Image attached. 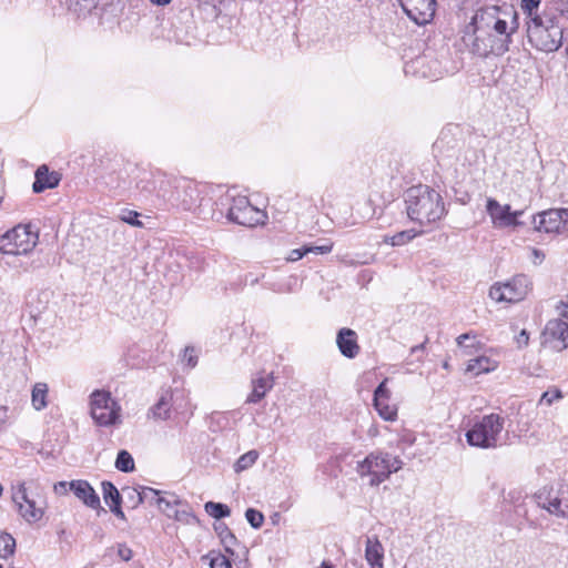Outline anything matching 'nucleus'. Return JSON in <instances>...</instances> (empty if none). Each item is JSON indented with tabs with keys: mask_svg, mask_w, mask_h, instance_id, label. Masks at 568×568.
<instances>
[{
	"mask_svg": "<svg viewBox=\"0 0 568 568\" xmlns=\"http://www.w3.org/2000/svg\"><path fill=\"white\" fill-rule=\"evenodd\" d=\"M407 215L419 224L433 223L440 220L445 206L440 194L427 185H415L405 193Z\"/></svg>",
	"mask_w": 568,
	"mask_h": 568,
	"instance_id": "f257e3e1",
	"label": "nucleus"
},
{
	"mask_svg": "<svg viewBox=\"0 0 568 568\" xmlns=\"http://www.w3.org/2000/svg\"><path fill=\"white\" fill-rule=\"evenodd\" d=\"M561 17H554L544 13V18H534L527 24V37L532 47L542 52H555L564 39V27L560 24Z\"/></svg>",
	"mask_w": 568,
	"mask_h": 568,
	"instance_id": "f03ea898",
	"label": "nucleus"
},
{
	"mask_svg": "<svg viewBox=\"0 0 568 568\" xmlns=\"http://www.w3.org/2000/svg\"><path fill=\"white\" fill-rule=\"evenodd\" d=\"M513 19H518L511 7L488 6L478 9L466 26L463 37H484L494 30H506Z\"/></svg>",
	"mask_w": 568,
	"mask_h": 568,
	"instance_id": "7ed1b4c3",
	"label": "nucleus"
},
{
	"mask_svg": "<svg viewBox=\"0 0 568 568\" xmlns=\"http://www.w3.org/2000/svg\"><path fill=\"white\" fill-rule=\"evenodd\" d=\"M403 460L388 453L376 450L357 463L356 473L363 478L368 476L371 486H378L393 474L402 469Z\"/></svg>",
	"mask_w": 568,
	"mask_h": 568,
	"instance_id": "20e7f679",
	"label": "nucleus"
},
{
	"mask_svg": "<svg viewBox=\"0 0 568 568\" xmlns=\"http://www.w3.org/2000/svg\"><path fill=\"white\" fill-rule=\"evenodd\" d=\"M518 19H513L506 30H494L484 37H463L464 43L479 57L488 54L501 55L509 50L511 36L517 31Z\"/></svg>",
	"mask_w": 568,
	"mask_h": 568,
	"instance_id": "39448f33",
	"label": "nucleus"
},
{
	"mask_svg": "<svg viewBox=\"0 0 568 568\" xmlns=\"http://www.w3.org/2000/svg\"><path fill=\"white\" fill-rule=\"evenodd\" d=\"M32 486L36 490L39 488L34 480L19 481L12 486V501L17 506L19 515L28 524L40 521L45 513V501L40 499L39 494L30 490Z\"/></svg>",
	"mask_w": 568,
	"mask_h": 568,
	"instance_id": "423d86ee",
	"label": "nucleus"
},
{
	"mask_svg": "<svg viewBox=\"0 0 568 568\" xmlns=\"http://www.w3.org/2000/svg\"><path fill=\"white\" fill-rule=\"evenodd\" d=\"M505 419L498 414L485 415L466 433L467 443L479 448H496L500 445Z\"/></svg>",
	"mask_w": 568,
	"mask_h": 568,
	"instance_id": "0eeeda50",
	"label": "nucleus"
},
{
	"mask_svg": "<svg viewBox=\"0 0 568 568\" xmlns=\"http://www.w3.org/2000/svg\"><path fill=\"white\" fill-rule=\"evenodd\" d=\"M90 414L97 425L115 426L122 423L121 406L106 390H94L90 396Z\"/></svg>",
	"mask_w": 568,
	"mask_h": 568,
	"instance_id": "6e6552de",
	"label": "nucleus"
},
{
	"mask_svg": "<svg viewBox=\"0 0 568 568\" xmlns=\"http://www.w3.org/2000/svg\"><path fill=\"white\" fill-rule=\"evenodd\" d=\"M39 235L30 225H17L0 236V252L8 255L30 253L37 245Z\"/></svg>",
	"mask_w": 568,
	"mask_h": 568,
	"instance_id": "1a4fd4ad",
	"label": "nucleus"
},
{
	"mask_svg": "<svg viewBox=\"0 0 568 568\" xmlns=\"http://www.w3.org/2000/svg\"><path fill=\"white\" fill-rule=\"evenodd\" d=\"M531 288V281L525 274H518L505 283H495L489 290V297L495 302L517 303L526 297Z\"/></svg>",
	"mask_w": 568,
	"mask_h": 568,
	"instance_id": "9d476101",
	"label": "nucleus"
},
{
	"mask_svg": "<svg viewBox=\"0 0 568 568\" xmlns=\"http://www.w3.org/2000/svg\"><path fill=\"white\" fill-rule=\"evenodd\" d=\"M226 216L231 222L247 227L264 224L266 220V214L253 206L248 199L242 195L232 199Z\"/></svg>",
	"mask_w": 568,
	"mask_h": 568,
	"instance_id": "9b49d317",
	"label": "nucleus"
},
{
	"mask_svg": "<svg viewBox=\"0 0 568 568\" xmlns=\"http://www.w3.org/2000/svg\"><path fill=\"white\" fill-rule=\"evenodd\" d=\"M537 504L558 517H568V484L558 489L542 488L536 494Z\"/></svg>",
	"mask_w": 568,
	"mask_h": 568,
	"instance_id": "f8f14e48",
	"label": "nucleus"
},
{
	"mask_svg": "<svg viewBox=\"0 0 568 568\" xmlns=\"http://www.w3.org/2000/svg\"><path fill=\"white\" fill-rule=\"evenodd\" d=\"M535 230L545 233H561L568 231V210L550 209L538 213L532 221Z\"/></svg>",
	"mask_w": 568,
	"mask_h": 568,
	"instance_id": "ddd939ff",
	"label": "nucleus"
},
{
	"mask_svg": "<svg viewBox=\"0 0 568 568\" xmlns=\"http://www.w3.org/2000/svg\"><path fill=\"white\" fill-rule=\"evenodd\" d=\"M407 17L418 26L430 22L435 16L436 0H397Z\"/></svg>",
	"mask_w": 568,
	"mask_h": 568,
	"instance_id": "4468645a",
	"label": "nucleus"
},
{
	"mask_svg": "<svg viewBox=\"0 0 568 568\" xmlns=\"http://www.w3.org/2000/svg\"><path fill=\"white\" fill-rule=\"evenodd\" d=\"M387 378H385L374 390V407L378 415L385 420H395L397 417V407L390 404V390L387 387Z\"/></svg>",
	"mask_w": 568,
	"mask_h": 568,
	"instance_id": "2eb2a0df",
	"label": "nucleus"
},
{
	"mask_svg": "<svg viewBox=\"0 0 568 568\" xmlns=\"http://www.w3.org/2000/svg\"><path fill=\"white\" fill-rule=\"evenodd\" d=\"M200 191L192 182H184L176 186L173 194V204L182 211H192L197 206Z\"/></svg>",
	"mask_w": 568,
	"mask_h": 568,
	"instance_id": "dca6fc26",
	"label": "nucleus"
},
{
	"mask_svg": "<svg viewBox=\"0 0 568 568\" xmlns=\"http://www.w3.org/2000/svg\"><path fill=\"white\" fill-rule=\"evenodd\" d=\"M486 211L491 219V223L497 229L508 227L514 223V215H510V205H501L497 200L489 197L486 204Z\"/></svg>",
	"mask_w": 568,
	"mask_h": 568,
	"instance_id": "f3484780",
	"label": "nucleus"
},
{
	"mask_svg": "<svg viewBox=\"0 0 568 568\" xmlns=\"http://www.w3.org/2000/svg\"><path fill=\"white\" fill-rule=\"evenodd\" d=\"M71 491L85 506L92 509H102L100 497L89 481L82 479L71 480Z\"/></svg>",
	"mask_w": 568,
	"mask_h": 568,
	"instance_id": "a211bd4d",
	"label": "nucleus"
},
{
	"mask_svg": "<svg viewBox=\"0 0 568 568\" xmlns=\"http://www.w3.org/2000/svg\"><path fill=\"white\" fill-rule=\"evenodd\" d=\"M336 343L342 355L347 358H354L359 353L357 335L351 328L339 329Z\"/></svg>",
	"mask_w": 568,
	"mask_h": 568,
	"instance_id": "6ab92c4d",
	"label": "nucleus"
},
{
	"mask_svg": "<svg viewBox=\"0 0 568 568\" xmlns=\"http://www.w3.org/2000/svg\"><path fill=\"white\" fill-rule=\"evenodd\" d=\"M274 381L272 374L260 375L252 379V392L246 398L247 404H256L273 388Z\"/></svg>",
	"mask_w": 568,
	"mask_h": 568,
	"instance_id": "aec40b11",
	"label": "nucleus"
},
{
	"mask_svg": "<svg viewBox=\"0 0 568 568\" xmlns=\"http://www.w3.org/2000/svg\"><path fill=\"white\" fill-rule=\"evenodd\" d=\"M60 182L57 172H50L47 165H41L36 171V181L32 184L34 193H41L47 189L55 187Z\"/></svg>",
	"mask_w": 568,
	"mask_h": 568,
	"instance_id": "412c9836",
	"label": "nucleus"
},
{
	"mask_svg": "<svg viewBox=\"0 0 568 568\" xmlns=\"http://www.w3.org/2000/svg\"><path fill=\"white\" fill-rule=\"evenodd\" d=\"M365 559L371 568H384V547L376 536L366 539Z\"/></svg>",
	"mask_w": 568,
	"mask_h": 568,
	"instance_id": "4be33fe9",
	"label": "nucleus"
},
{
	"mask_svg": "<svg viewBox=\"0 0 568 568\" xmlns=\"http://www.w3.org/2000/svg\"><path fill=\"white\" fill-rule=\"evenodd\" d=\"M545 334L552 341L559 343L558 348L564 349L568 346V323L560 320H551L547 323Z\"/></svg>",
	"mask_w": 568,
	"mask_h": 568,
	"instance_id": "5701e85b",
	"label": "nucleus"
},
{
	"mask_svg": "<svg viewBox=\"0 0 568 568\" xmlns=\"http://www.w3.org/2000/svg\"><path fill=\"white\" fill-rule=\"evenodd\" d=\"M171 399L172 396L168 392L161 395L158 403L150 408L148 416L156 420H166L171 413Z\"/></svg>",
	"mask_w": 568,
	"mask_h": 568,
	"instance_id": "b1692460",
	"label": "nucleus"
},
{
	"mask_svg": "<svg viewBox=\"0 0 568 568\" xmlns=\"http://www.w3.org/2000/svg\"><path fill=\"white\" fill-rule=\"evenodd\" d=\"M497 368V362L487 356H478L468 362L466 372L474 375L489 373Z\"/></svg>",
	"mask_w": 568,
	"mask_h": 568,
	"instance_id": "393cba45",
	"label": "nucleus"
},
{
	"mask_svg": "<svg viewBox=\"0 0 568 568\" xmlns=\"http://www.w3.org/2000/svg\"><path fill=\"white\" fill-rule=\"evenodd\" d=\"M214 530L224 546L225 551L230 555H234L233 546L237 544V539L227 525L224 523H217L214 525Z\"/></svg>",
	"mask_w": 568,
	"mask_h": 568,
	"instance_id": "a878e982",
	"label": "nucleus"
},
{
	"mask_svg": "<svg viewBox=\"0 0 568 568\" xmlns=\"http://www.w3.org/2000/svg\"><path fill=\"white\" fill-rule=\"evenodd\" d=\"M417 235H419V232H416L415 230H405L396 233L393 236L385 235L383 242L392 246H402L410 242Z\"/></svg>",
	"mask_w": 568,
	"mask_h": 568,
	"instance_id": "bb28decb",
	"label": "nucleus"
},
{
	"mask_svg": "<svg viewBox=\"0 0 568 568\" xmlns=\"http://www.w3.org/2000/svg\"><path fill=\"white\" fill-rule=\"evenodd\" d=\"M101 486L103 499L109 507L121 504L122 495L111 481H102Z\"/></svg>",
	"mask_w": 568,
	"mask_h": 568,
	"instance_id": "cd10ccee",
	"label": "nucleus"
},
{
	"mask_svg": "<svg viewBox=\"0 0 568 568\" xmlns=\"http://www.w3.org/2000/svg\"><path fill=\"white\" fill-rule=\"evenodd\" d=\"M457 345L464 349L465 355H471L478 347L479 341L477 336L471 333H465L457 337Z\"/></svg>",
	"mask_w": 568,
	"mask_h": 568,
	"instance_id": "c85d7f7f",
	"label": "nucleus"
},
{
	"mask_svg": "<svg viewBox=\"0 0 568 568\" xmlns=\"http://www.w3.org/2000/svg\"><path fill=\"white\" fill-rule=\"evenodd\" d=\"M48 386L44 383H38L32 389V405L37 410H41L47 406Z\"/></svg>",
	"mask_w": 568,
	"mask_h": 568,
	"instance_id": "c756f323",
	"label": "nucleus"
},
{
	"mask_svg": "<svg viewBox=\"0 0 568 568\" xmlns=\"http://www.w3.org/2000/svg\"><path fill=\"white\" fill-rule=\"evenodd\" d=\"M122 496H124L126 503L131 508H136L143 503V494H141L140 487H123Z\"/></svg>",
	"mask_w": 568,
	"mask_h": 568,
	"instance_id": "7c9ffc66",
	"label": "nucleus"
},
{
	"mask_svg": "<svg viewBox=\"0 0 568 568\" xmlns=\"http://www.w3.org/2000/svg\"><path fill=\"white\" fill-rule=\"evenodd\" d=\"M204 509L211 517L215 519L229 517L231 514L229 506L221 503L207 501L204 505Z\"/></svg>",
	"mask_w": 568,
	"mask_h": 568,
	"instance_id": "2f4dec72",
	"label": "nucleus"
},
{
	"mask_svg": "<svg viewBox=\"0 0 568 568\" xmlns=\"http://www.w3.org/2000/svg\"><path fill=\"white\" fill-rule=\"evenodd\" d=\"M258 458V453L256 450H250L243 454L234 464L235 473H241L243 470L252 467Z\"/></svg>",
	"mask_w": 568,
	"mask_h": 568,
	"instance_id": "473e14b6",
	"label": "nucleus"
},
{
	"mask_svg": "<svg viewBox=\"0 0 568 568\" xmlns=\"http://www.w3.org/2000/svg\"><path fill=\"white\" fill-rule=\"evenodd\" d=\"M16 549V540L8 532L0 534V558H8L13 555Z\"/></svg>",
	"mask_w": 568,
	"mask_h": 568,
	"instance_id": "72a5a7b5",
	"label": "nucleus"
},
{
	"mask_svg": "<svg viewBox=\"0 0 568 568\" xmlns=\"http://www.w3.org/2000/svg\"><path fill=\"white\" fill-rule=\"evenodd\" d=\"M115 467L123 473L132 471L134 469V460L131 454L126 450H120L116 456Z\"/></svg>",
	"mask_w": 568,
	"mask_h": 568,
	"instance_id": "f704fd0d",
	"label": "nucleus"
},
{
	"mask_svg": "<svg viewBox=\"0 0 568 568\" xmlns=\"http://www.w3.org/2000/svg\"><path fill=\"white\" fill-rule=\"evenodd\" d=\"M541 0H521L520 6L526 14L527 22H531L534 18H544V14H538V8Z\"/></svg>",
	"mask_w": 568,
	"mask_h": 568,
	"instance_id": "c9c22d12",
	"label": "nucleus"
},
{
	"mask_svg": "<svg viewBox=\"0 0 568 568\" xmlns=\"http://www.w3.org/2000/svg\"><path fill=\"white\" fill-rule=\"evenodd\" d=\"M210 558V567L211 568H232V564L227 557L224 555L214 551L204 556L203 559Z\"/></svg>",
	"mask_w": 568,
	"mask_h": 568,
	"instance_id": "e433bc0d",
	"label": "nucleus"
},
{
	"mask_svg": "<svg viewBox=\"0 0 568 568\" xmlns=\"http://www.w3.org/2000/svg\"><path fill=\"white\" fill-rule=\"evenodd\" d=\"M180 504V500L173 496L172 499H168L165 497H161L156 499V506L159 509L165 514L169 518L172 517L173 510H175V506Z\"/></svg>",
	"mask_w": 568,
	"mask_h": 568,
	"instance_id": "4c0bfd02",
	"label": "nucleus"
},
{
	"mask_svg": "<svg viewBox=\"0 0 568 568\" xmlns=\"http://www.w3.org/2000/svg\"><path fill=\"white\" fill-rule=\"evenodd\" d=\"M140 213L133 210H122L119 219L134 227H143V223L139 220Z\"/></svg>",
	"mask_w": 568,
	"mask_h": 568,
	"instance_id": "58836bf2",
	"label": "nucleus"
},
{
	"mask_svg": "<svg viewBox=\"0 0 568 568\" xmlns=\"http://www.w3.org/2000/svg\"><path fill=\"white\" fill-rule=\"evenodd\" d=\"M171 518H174L175 520L185 525H193L197 523L196 516L186 509L173 510Z\"/></svg>",
	"mask_w": 568,
	"mask_h": 568,
	"instance_id": "ea45409f",
	"label": "nucleus"
},
{
	"mask_svg": "<svg viewBox=\"0 0 568 568\" xmlns=\"http://www.w3.org/2000/svg\"><path fill=\"white\" fill-rule=\"evenodd\" d=\"M245 518L248 521V524L255 529L261 528L264 523V515L254 508L246 509Z\"/></svg>",
	"mask_w": 568,
	"mask_h": 568,
	"instance_id": "a19ab883",
	"label": "nucleus"
},
{
	"mask_svg": "<svg viewBox=\"0 0 568 568\" xmlns=\"http://www.w3.org/2000/svg\"><path fill=\"white\" fill-rule=\"evenodd\" d=\"M561 398H562V393L560 389L555 388L552 390H547V392L542 393L540 400H539V405L546 404V405L550 406L555 400H558Z\"/></svg>",
	"mask_w": 568,
	"mask_h": 568,
	"instance_id": "79ce46f5",
	"label": "nucleus"
},
{
	"mask_svg": "<svg viewBox=\"0 0 568 568\" xmlns=\"http://www.w3.org/2000/svg\"><path fill=\"white\" fill-rule=\"evenodd\" d=\"M160 490H156L151 487L141 486V494H143V503L148 501L150 504L156 505V499H160Z\"/></svg>",
	"mask_w": 568,
	"mask_h": 568,
	"instance_id": "37998d69",
	"label": "nucleus"
},
{
	"mask_svg": "<svg viewBox=\"0 0 568 568\" xmlns=\"http://www.w3.org/2000/svg\"><path fill=\"white\" fill-rule=\"evenodd\" d=\"M306 254L314 253V254H328L333 250V243L327 242L323 245H305Z\"/></svg>",
	"mask_w": 568,
	"mask_h": 568,
	"instance_id": "c03bdc74",
	"label": "nucleus"
},
{
	"mask_svg": "<svg viewBox=\"0 0 568 568\" xmlns=\"http://www.w3.org/2000/svg\"><path fill=\"white\" fill-rule=\"evenodd\" d=\"M183 362H185L190 368L195 367V365L197 364V356L195 355L194 348L185 347L183 354Z\"/></svg>",
	"mask_w": 568,
	"mask_h": 568,
	"instance_id": "a18cd8bd",
	"label": "nucleus"
},
{
	"mask_svg": "<svg viewBox=\"0 0 568 568\" xmlns=\"http://www.w3.org/2000/svg\"><path fill=\"white\" fill-rule=\"evenodd\" d=\"M67 2L70 7L79 6L80 9L91 10L97 6L98 0H67Z\"/></svg>",
	"mask_w": 568,
	"mask_h": 568,
	"instance_id": "49530a36",
	"label": "nucleus"
},
{
	"mask_svg": "<svg viewBox=\"0 0 568 568\" xmlns=\"http://www.w3.org/2000/svg\"><path fill=\"white\" fill-rule=\"evenodd\" d=\"M53 491L59 495L63 496L67 495L68 491H71V481H58L53 485Z\"/></svg>",
	"mask_w": 568,
	"mask_h": 568,
	"instance_id": "de8ad7c7",
	"label": "nucleus"
},
{
	"mask_svg": "<svg viewBox=\"0 0 568 568\" xmlns=\"http://www.w3.org/2000/svg\"><path fill=\"white\" fill-rule=\"evenodd\" d=\"M118 555L122 560L129 561L132 558L133 552L126 545L120 544L118 546Z\"/></svg>",
	"mask_w": 568,
	"mask_h": 568,
	"instance_id": "09e8293b",
	"label": "nucleus"
},
{
	"mask_svg": "<svg viewBox=\"0 0 568 568\" xmlns=\"http://www.w3.org/2000/svg\"><path fill=\"white\" fill-rule=\"evenodd\" d=\"M304 255H306L305 245L301 248L292 250L287 256V261L296 262V261L301 260Z\"/></svg>",
	"mask_w": 568,
	"mask_h": 568,
	"instance_id": "8fccbe9b",
	"label": "nucleus"
},
{
	"mask_svg": "<svg viewBox=\"0 0 568 568\" xmlns=\"http://www.w3.org/2000/svg\"><path fill=\"white\" fill-rule=\"evenodd\" d=\"M531 252H532V263L540 264L545 258V254L540 250H537V248H532Z\"/></svg>",
	"mask_w": 568,
	"mask_h": 568,
	"instance_id": "3c124183",
	"label": "nucleus"
},
{
	"mask_svg": "<svg viewBox=\"0 0 568 568\" xmlns=\"http://www.w3.org/2000/svg\"><path fill=\"white\" fill-rule=\"evenodd\" d=\"M110 510L120 519L125 520V515L121 509V504L116 506H110Z\"/></svg>",
	"mask_w": 568,
	"mask_h": 568,
	"instance_id": "603ef678",
	"label": "nucleus"
},
{
	"mask_svg": "<svg viewBox=\"0 0 568 568\" xmlns=\"http://www.w3.org/2000/svg\"><path fill=\"white\" fill-rule=\"evenodd\" d=\"M523 214L521 211H510V215H514V223L510 225V226H518L520 225L521 223L518 221V217Z\"/></svg>",
	"mask_w": 568,
	"mask_h": 568,
	"instance_id": "864d4df0",
	"label": "nucleus"
},
{
	"mask_svg": "<svg viewBox=\"0 0 568 568\" xmlns=\"http://www.w3.org/2000/svg\"><path fill=\"white\" fill-rule=\"evenodd\" d=\"M8 418L7 407L0 405V425H2Z\"/></svg>",
	"mask_w": 568,
	"mask_h": 568,
	"instance_id": "5fc2aeb1",
	"label": "nucleus"
},
{
	"mask_svg": "<svg viewBox=\"0 0 568 568\" xmlns=\"http://www.w3.org/2000/svg\"><path fill=\"white\" fill-rule=\"evenodd\" d=\"M518 342L519 343H524L525 345L528 343V334L526 333L525 329H523L519 334V337H518Z\"/></svg>",
	"mask_w": 568,
	"mask_h": 568,
	"instance_id": "6e6d98bb",
	"label": "nucleus"
},
{
	"mask_svg": "<svg viewBox=\"0 0 568 568\" xmlns=\"http://www.w3.org/2000/svg\"><path fill=\"white\" fill-rule=\"evenodd\" d=\"M150 1L158 6H165V4H169L172 0H150Z\"/></svg>",
	"mask_w": 568,
	"mask_h": 568,
	"instance_id": "4d7b16f0",
	"label": "nucleus"
},
{
	"mask_svg": "<svg viewBox=\"0 0 568 568\" xmlns=\"http://www.w3.org/2000/svg\"><path fill=\"white\" fill-rule=\"evenodd\" d=\"M424 347H425V343H422L419 345H416V346L412 347L410 352L414 354L416 352L423 351Z\"/></svg>",
	"mask_w": 568,
	"mask_h": 568,
	"instance_id": "13d9d810",
	"label": "nucleus"
},
{
	"mask_svg": "<svg viewBox=\"0 0 568 568\" xmlns=\"http://www.w3.org/2000/svg\"><path fill=\"white\" fill-rule=\"evenodd\" d=\"M424 60L425 58H417L415 61H414V64L416 65H422L424 63Z\"/></svg>",
	"mask_w": 568,
	"mask_h": 568,
	"instance_id": "bf43d9fd",
	"label": "nucleus"
},
{
	"mask_svg": "<svg viewBox=\"0 0 568 568\" xmlns=\"http://www.w3.org/2000/svg\"><path fill=\"white\" fill-rule=\"evenodd\" d=\"M320 568H332V565H329L328 562L324 561Z\"/></svg>",
	"mask_w": 568,
	"mask_h": 568,
	"instance_id": "052dcab7",
	"label": "nucleus"
},
{
	"mask_svg": "<svg viewBox=\"0 0 568 568\" xmlns=\"http://www.w3.org/2000/svg\"><path fill=\"white\" fill-rule=\"evenodd\" d=\"M561 315L568 317V306H566V310L561 312Z\"/></svg>",
	"mask_w": 568,
	"mask_h": 568,
	"instance_id": "680f3d73",
	"label": "nucleus"
},
{
	"mask_svg": "<svg viewBox=\"0 0 568 568\" xmlns=\"http://www.w3.org/2000/svg\"><path fill=\"white\" fill-rule=\"evenodd\" d=\"M2 202V197L0 196V203Z\"/></svg>",
	"mask_w": 568,
	"mask_h": 568,
	"instance_id": "e2e57ef3",
	"label": "nucleus"
},
{
	"mask_svg": "<svg viewBox=\"0 0 568 568\" xmlns=\"http://www.w3.org/2000/svg\"><path fill=\"white\" fill-rule=\"evenodd\" d=\"M0 568H3V566L0 564Z\"/></svg>",
	"mask_w": 568,
	"mask_h": 568,
	"instance_id": "0e129e2a",
	"label": "nucleus"
}]
</instances>
